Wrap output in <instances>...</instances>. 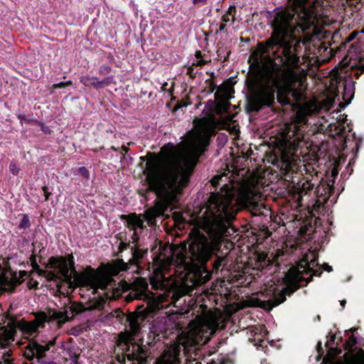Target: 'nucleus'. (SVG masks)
Wrapping results in <instances>:
<instances>
[{
	"label": "nucleus",
	"mask_w": 364,
	"mask_h": 364,
	"mask_svg": "<svg viewBox=\"0 0 364 364\" xmlns=\"http://www.w3.org/2000/svg\"><path fill=\"white\" fill-rule=\"evenodd\" d=\"M309 0H292L291 9L277 12L272 21L269 38L257 44L248 63L251 72L246 79L250 93H303L297 70L300 57L296 53L300 42L294 45V32L306 30L313 13L306 6Z\"/></svg>",
	"instance_id": "1"
},
{
	"label": "nucleus",
	"mask_w": 364,
	"mask_h": 364,
	"mask_svg": "<svg viewBox=\"0 0 364 364\" xmlns=\"http://www.w3.org/2000/svg\"><path fill=\"white\" fill-rule=\"evenodd\" d=\"M213 134L211 127L200 126L188 144L181 143L160 159L155 156L146 163L149 190L154 192L164 203H172L189 182L198 158L210 144Z\"/></svg>",
	"instance_id": "2"
},
{
	"label": "nucleus",
	"mask_w": 364,
	"mask_h": 364,
	"mask_svg": "<svg viewBox=\"0 0 364 364\" xmlns=\"http://www.w3.org/2000/svg\"><path fill=\"white\" fill-rule=\"evenodd\" d=\"M235 194L228 184L220 192L211 193L201 217L202 228L208 234L195 232L188 250L176 255V262L186 270L198 264H205L218 249V242L229 234L230 223L235 218L237 208L234 203Z\"/></svg>",
	"instance_id": "3"
},
{
	"label": "nucleus",
	"mask_w": 364,
	"mask_h": 364,
	"mask_svg": "<svg viewBox=\"0 0 364 364\" xmlns=\"http://www.w3.org/2000/svg\"><path fill=\"white\" fill-rule=\"evenodd\" d=\"M218 323L208 318H202L191 328L183 342V354L186 364H202L199 360L201 353L200 347L206 344L215 333ZM162 364H181L180 352L173 350L167 358L164 355Z\"/></svg>",
	"instance_id": "4"
},
{
	"label": "nucleus",
	"mask_w": 364,
	"mask_h": 364,
	"mask_svg": "<svg viewBox=\"0 0 364 364\" xmlns=\"http://www.w3.org/2000/svg\"><path fill=\"white\" fill-rule=\"evenodd\" d=\"M73 259L71 257V260L68 261L63 257H51L47 267L56 270L60 276L62 275L70 287H87L92 289V293L95 294L97 289H107L111 285L112 280L109 278L100 277L93 273L77 272Z\"/></svg>",
	"instance_id": "5"
},
{
	"label": "nucleus",
	"mask_w": 364,
	"mask_h": 364,
	"mask_svg": "<svg viewBox=\"0 0 364 364\" xmlns=\"http://www.w3.org/2000/svg\"><path fill=\"white\" fill-rule=\"evenodd\" d=\"M122 294L130 291L124 298L127 301L130 302L134 299H140L146 302V307L139 306L137 311L128 315L124 314L121 309H117L110 314L112 317H115L122 322L125 321L128 323L130 333L132 336H136L141 330V325L144 321L149 311L151 310V297L147 292V284H142L140 287H136L124 282L120 284Z\"/></svg>",
	"instance_id": "6"
},
{
	"label": "nucleus",
	"mask_w": 364,
	"mask_h": 364,
	"mask_svg": "<svg viewBox=\"0 0 364 364\" xmlns=\"http://www.w3.org/2000/svg\"><path fill=\"white\" fill-rule=\"evenodd\" d=\"M85 311L82 305L74 303L65 306L60 311L48 309L47 312L41 311L37 314L33 321L24 323L22 330L25 334L33 336L38 333L40 328H44L46 323L52 321H55L60 328L63 323L70 321L75 315Z\"/></svg>",
	"instance_id": "7"
},
{
	"label": "nucleus",
	"mask_w": 364,
	"mask_h": 364,
	"mask_svg": "<svg viewBox=\"0 0 364 364\" xmlns=\"http://www.w3.org/2000/svg\"><path fill=\"white\" fill-rule=\"evenodd\" d=\"M122 349L124 352L122 360L119 358V362L122 363L127 358L128 360L137 364H149V353L145 346L138 343H129L124 342L122 344Z\"/></svg>",
	"instance_id": "8"
},
{
	"label": "nucleus",
	"mask_w": 364,
	"mask_h": 364,
	"mask_svg": "<svg viewBox=\"0 0 364 364\" xmlns=\"http://www.w3.org/2000/svg\"><path fill=\"white\" fill-rule=\"evenodd\" d=\"M27 275L26 271L13 272L4 270L0 273V289L6 291H13L21 284L24 277Z\"/></svg>",
	"instance_id": "9"
},
{
	"label": "nucleus",
	"mask_w": 364,
	"mask_h": 364,
	"mask_svg": "<svg viewBox=\"0 0 364 364\" xmlns=\"http://www.w3.org/2000/svg\"><path fill=\"white\" fill-rule=\"evenodd\" d=\"M296 288L288 286L285 287L281 292L277 294L276 292L270 290L267 296L264 298L267 299H258L259 306L262 308L271 310L286 300V295H291L296 291Z\"/></svg>",
	"instance_id": "10"
},
{
	"label": "nucleus",
	"mask_w": 364,
	"mask_h": 364,
	"mask_svg": "<svg viewBox=\"0 0 364 364\" xmlns=\"http://www.w3.org/2000/svg\"><path fill=\"white\" fill-rule=\"evenodd\" d=\"M55 339H53L49 341L45 346L33 340L29 341L27 346L25 347L23 355L28 360H32L33 358H36L40 361L45 358L46 352L50 350V347L55 345Z\"/></svg>",
	"instance_id": "11"
},
{
	"label": "nucleus",
	"mask_w": 364,
	"mask_h": 364,
	"mask_svg": "<svg viewBox=\"0 0 364 364\" xmlns=\"http://www.w3.org/2000/svg\"><path fill=\"white\" fill-rule=\"evenodd\" d=\"M162 285L165 289V293L160 296L161 302L170 300L169 304L177 306L176 303L186 294V287L176 282H172L167 287L164 284Z\"/></svg>",
	"instance_id": "12"
},
{
	"label": "nucleus",
	"mask_w": 364,
	"mask_h": 364,
	"mask_svg": "<svg viewBox=\"0 0 364 364\" xmlns=\"http://www.w3.org/2000/svg\"><path fill=\"white\" fill-rule=\"evenodd\" d=\"M121 218L125 220L127 223V227L134 231L132 239L133 240V242H136L138 240L136 228L144 230L146 228L144 219L141 218V215H137L135 213L129 215H122Z\"/></svg>",
	"instance_id": "13"
},
{
	"label": "nucleus",
	"mask_w": 364,
	"mask_h": 364,
	"mask_svg": "<svg viewBox=\"0 0 364 364\" xmlns=\"http://www.w3.org/2000/svg\"><path fill=\"white\" fill-rule=\"evenodd\" d=\"M216 101L217 113L220 114L228 112L231 106L229 100L230 97L227 91L218 90L214 95Z\"/></svg>",
	"instance_id": "14"
},
{
	"label": "nucleus",
	"mask_w": 364,
	"mask_h": 364,
	"mask_svg": "<svg viewBox=\"0 0 364 364\" xmlns=\"http://www.w3.org/2000/svg\"><path fill=\"white\" fill-rule=\"evenodd\" d=\"M332 187L328 183H321L318 185L315 191L317 200L316 203L318 205L321 203H326L330 196Z\"/></svg>",
	"instance_id": "15"
},
{
	"label": "nucleus",
	"mask_w": 364,
	"mask_h": 364,
	"mask_svg": "<svg viewBox=\"0 0 364 364\" xmlns=\"http://www.w3.org/2000/svg\"><path fill=\"white\" fill-rule=\"evenodd\" d=\"M132 258L129 263L132 265H138L141 259L147 255V250H139L134 246L131 247Z\"/></svg>",
	"instance_id": "16"
},
{
	"label": "nucleus",
	"mask_w": 364,
	"mask_h": 364,
	"mask_svg": "<svg viewBox=\"0 0 364 364\" xmlns=\"http://www.w3.org/2000/svg\"><path fill=\"white\" fill-rule=\"evenodd\" d=\"M247 203L249 205V208H250L251 213H252V215H264L263 210L264 209H266L264 204L259 203V202L252 201L250 200H247Z\"/></svg>",
	"instance_id": "17"
},
{
	"label": "nucleus",
	"mask_w": 364,
	"mask_h": 364,
	"mask_svg": "<svg viewBox=\"0 0 364 364\" xmlns=\"http://www.w3.org/2000/svg\"><path fill=\"white\" fill-rule=\"evenodd\" d=\"M313 113V110L311 108L308 107L307 106H303L299 108L296 113V117L298 120L301 123L306 124L307 122L306 117L311 115Z\"/></svg>",
	"instance_id": "18"
},
{
	"label": "nucleus",
	"mask_w": 364,
	"mask_h": 364,
	"mask_svg": "<svg viewBox=\"0 0 364 364\" xmlns=\"http://www.w3.org/2000/svg\"><path fill=\"white\" fill-rule=\"evenodd\" d=\"M80 81L85 86H92L96 89H100V84L99 83V80L96 77H90L89 75L82 76L80 79Z\"/></svg>",
	"instance_id": "19"
},
{
	"label": "nucleus",
	"mask_w": 364,
	"mask_h": 364,
	"mask_svg": "<svg viewBox=\"0 0 364 364\" xmlns=\"http://www.w3.org/2000/svg\"><path fill=\"white\" fill-rule=\"evenodd\" d=\"M298 186L299 195L300 197H302L304 195L309 194V193L313 190L314 184L309 180H306L303 182L301 185L298 183Z\"/></svg>",
	"instance_id": "20"
},
{
	"label": "nucleus",
	"mask_w": 364,
	"mask_h": 364,
	"mask_svg": "<svg viewBox=\"0 0 364 364\" xmlns=\"http://www.w3.org/2000/svg\"><path fill=\"white\" fill-rule=\"evenodd\" d=\"M40 275L46 277L48 280L65 282L62 275L53 271L41 270Z\"/></svg>",
	"instance_id": "21"
},
{
	"label": "nucleus",
	"mask_w": 364,
	"mask_h": 364,
	"mask_svg": "<svg viewBox=\"0 0 364 364\" xmlns=\"http://www.w3.org/2000/svg\"><path fill=\"white\" fill-rule=\"evenodd\" d=\"M305 260L306 261V269L312 272L314 275L316 274V270H314V268L318 265L317 262V259L314 257V258L309 260V256H305Z\"/></svg>",
	"instance_id": "22"
},
{
	"label": "nucleus",
	"mask_w": 364,
	"mask_h": 364,
	"mask_svg": "<svg viewBox=\"0 0 364 364\" xmlns=\"http://www.w3.org/2000/svg\"><path fill=\"white\" fill-rule=\"evenodd\" d=\"M129 262L126 263L123 259H118L115 264V268L117 272L126 271L129 269Z\"/></svg>",
	"instance_id": "23"
},
{
	"label": "nucleus",
	"mask_w": 364,
	"mask_h": 364,
	"mask_svg": "<svg viewBox=\"0 0 364 364\" xmlns=\"http://www.w3.org/2000/svg\"><path fill=\"white\" fill-rule=\"evenodd\" d=\"M30 226H31V222H30L28 216L26 214L23 215L21 221L18 225V228L19 229H27V228H30Z\"/></svg>",
	"instance_id": "24"
},
{
	"label": "nucleus",
	"mask_w": 364,
	"mask_h": 364,
	"mask_svg": "<svg viewBox=\"0 0 364 364\" xmlns=\"http://www.w3.org/2000/svg\"><path fill=\"white\" fill-rule=\"evenodd\" d=\"M17 118L20 120V123H21V125L23 124V121H24L26 123H31V122H36H36H37V120L33 119L32 117V116L30 115V114H28L27 116L22 115V114H18L17 115Z\"/></svg>",
	"instance_id": "25"
},
{
	"label": "nucleus",
	"mask_w": 364,
	"mask_h": 364,
	"mask_svg": "<svg viewBox=\"0 0 364 364\" xmlns=\"http://www.w3.org/2000/svg\"><path fill=\"white\" fill-rule=\"evenodd\" d=\"M114 77L113 75H110L105 77L102 80H99V83L100 84V89L103 88L105 86H108L114 82Z\"/></svg>",
	"instance_id": "26"
},
{
	"label": "nucleus",
	"mask_w": 364,
	"mask_h": 364,
	"mask_svg": "<svg viewBox=\"0 0 364 364\" xmlns=\"http://www.w3.org/2000/svg\"><path fill=\"white\" fill-rule=\"evenodd\" d=\"M105 304V301L104 299H100L97 301H95L92 305L90 306L91 309H102L104 308Z\"/></svg>",
	"instance_id": "27"
},
{
	"label": "nucleus",
	"mask_w": 364,
	"mask_h": 364,
	"mask_svg": "<svg viewBox=\"0 0 364 364\" xmlns=\"http://www.w3.org/2000/svg\"><path fill=\"white\" fill-rule=\"evenodd\" d=\"M112 68L108 65H102L100 67L99 73L102 75H106L111 73Z\"/></svg>",
	"instance_id": "28"
},
{
	"label": "nucleus",
	"mask_w": 364,
	"mask_h": 364,
	"mask_svg": "<svg viewBox=\"0 0 364 364\" xmlns=\"http://www.w3.org/2000/svg\"><path fill=\"white\" fill-rule=\"evenodd\" d=\"M77 172L85 178H88L90 177V171L85 166L80 167Z\"/></svg>",
	"instance_id": "29"
},
{
	"label": "nucleus",
	"mask_w": 364,
	"mask_h": 364,
	"mask_svg": "<svg viewBox=\"0 0 364 364\" xmlns=\"http://www.w3.org/2000/svg\"><path fill=\"white\" fill-rule=\"evenodd\" d=\"M72 85V82L68 80L67 82H60L59 83L54 84L53 87L54 89L64 88Z\"/></svg>",
	"instance_id": "30"
},
{
	"label": "nucleus",
	"mask_w": 364,
	"mask_h": 364,
	"mask_svg": "<svg viewBox=\"0 0 364 364\" xmlns=\"http://www.w3.org/2000/svg\"><path fill=\"white\" fill-rule=\"evenodd\" d=\"M235 14H236L235 6H230L228 8V10L226 14H228L229 16H232V23H234L235 21Z\"/></svg>",
	"instance_id": "31"
},
{
	"label": "nucleus",
	"mask_w": 364,
	"mask_h": 364,
	"mask_svg": "<svg viewBox=\"0 0 364 364\" xmlns=\"http://www.w3.org/2000/svg\"><path fill=\"white\" fill-rule=\"evenodd\" d=\"M36 124L41 126V131L46 134H49L51 133V130L48 126H46L42 122L37 121Z\"/></svg>",
	"instance_id": "32"
},
{
	"label": "nucleus",
	"mask_w": 364,
	"mask_h": 364,
	"mask_svg": "<svg viewBox=\"0 0 364 364\" xmlns=\"http://www.w3.org/2000/svg\"><path fill=\"white\" fill-rule=\"evenodd\" d=\"M32 267L40 274L41 270L40 266L37 264L35 257H33V260L31 263Z\"/></svg>",
	"instance_id": "33"
},
{
	"label": "nucleus",
	"mask_w": 364,
	"mask_h": 364,
	"mask_svg": "<svg viewBox=\"0 0 364 364\" xmlns=\"http://www.w3.org/2000/svg\"><path fill=\"white\" fill-rule=\"evenodd\" d=\"M129 247V243H127L124 242H121L119 245V251L123 252L127 250Z\"/></svg>",
	"instance_id": "34"
},
{
	"label": "nucleus",
	"mask_w": 364,
	"mask_h": 364,
	"mask_svg": "<svg viewBox=\"0 0 364 364\" xmlns=\"http://www.w3.org/2000/svg\"><path fill=\"white\" fill-rule=\"evenodd\" d=\"M9 168H10V170L12 172L13 174H17L18 173V171L16 169L15 164L11 163L10 165H9Z\"/></svg>",
	"instance_id": "35"
},
{
	"label": "nucleus",
	"mask_w": 364,
	"mask_h": 364,
	"mask_svg": "<svg viewBox=\"0 0 364 364\" xmlns=\"http://www.w3.org/2000/svg\"><path fill=\"white\" fill-rule=\"evenodd\" d=\"M221 261H222L221 259L218 258V259L215 262V263H214V269L215 270H218L220 268V267L221 266Z\"/></svg>",
	"instance_id": "36"
},
{
	"label": "nucleus",
	"mask_w": 364,
	"mask_h": 364,
	"mask_svg": "<svg viewBox=\"0 0 364 364\" xmlns=\"http://www.w3.org/2000/svg\"><path fill=\"white\" fill-rule=\"evenodd\" d=\"M323 269L328 272L332 271V267L329 266L328 264H323Z\"/></svg>",
	"instance_id": "37"
},
{
	"label": "nucleus",
	"mask_w": 364,
	"mask_h": 364,
	"mask_svg": "<svg viewBox=\"0 0 364 364\" xmlns=\"http://www.w3.org/2000/svg\"><path fill=\"white\" fill-rule=\"evenodd\" d=\"M206 2H207V0H193V3L194 4H201L202 5H204L206 4Z\"/></svg>",
	"instance_id": "38"
},
{
	"label": "nucleus",
	"mask_w": 364,
	"mask_h": 364,
	"mask_svg": "<svg viewBox=\"0 0 364 364\" xmlns=\"http://www.w3.org/2000/svg\"><path fill=\"white\" fill-rule=\"evenodd\" d=\"M222 21L225 23H227L228 21H230V17H229V15L228 14H224L223 16H222Z\"/></svg>",
	"instance_id": "39"
},
{
	"label": "nucleus",
	"mask_w": 364,
	"mask_h": 364,
	"mask_svg": "<svg viewBox=\"0 0 364 364\" xmlns=\"http://www.w3.org/2000/svg\"><path fill=\"white\" fill-rule=\"evenodd\" d=\"M226 27V25L225 24H220V26H219V31H223Z\"/></svg>",
	"instance_id": "40"
},
{
	"label": "nucleus",
	"mask_w": 364,
	"mask_h": 364,
	"mask_svg": "<svg viewBox=\"0 0 364 364\" xmlns=\"http://www.w3.org/2000/svg\"><path fill=\"white\" fill-rule=\"evenodd\" d=\"M291 174L292 173H290V172L289 171H287L286 173V178H293V176H291Z\"/></svg>",
	"instance_id": "41"
},
{
	"label": "nucleus",
	"mask_w": 364,
	"mask_h": 364,
	"mask_svg": "<svg viewBox=\"0 0 364 364\" xmlns=\"http://www.w3.org/2000/svg\"><path fill=\"white\" fill-rule=\"evenodd\" d=\"M46 190H47V188H46V187H45V188H44V191H45V195H46V200H48V196H49L50 193H48V192L46 191Z\"/></svg>",
	"instance_id": "42"
},
{
	"label": "nucleus",
	"mask_w": 364,
	"mask_h": 364,
	"mask_svg": "<svg viewBox=\"0 0 364 364\" xmlns=\"http://www.w3.org/2000/svg\"><path fill=\"white\" fill-rule=\"evenodd\" d=\"M122 149L125 153H127L129 151V149L125 146H122Z\"/></svg>",
	"instance_id": "43"
},
{
	"label": "nucleus",
	"mask_w": 364,
	"mask_h": 364,
	"mask_svg": "<svg viewBox=\"0 0 364 364\" xmlns=\"http://www.w3.org/2000/svg\"><path fill=\"white\" fill-rule=\"evenodd\" d=\"M346 304V300L341 301V305L343 306V308L345 307Z\"/></svg>",
	"instance_id": "44"
},
{
	"label": "nucleus",
	"mask_w": 364,
	"mask_h": 364,
	"mask_svg": "<svg viewBox=\"0 0 364 364\" xmlns=\"http://www.w3.org/2000/svg\"><path fill=\"white\" fill-rule=\"evenodd\" d=\"M334 340H335V336H331V341L332 342H334Z\"/></svg>",
	"instance_id": "45"
},
{
	"label": "nucleus",
	"mask_w": 364,
	"mask_h": 364,
	"mask_svg": "<svg viewBox=\"0 0 364 364\" xmlns=\"http://www.w3.org/2000/svg\"><path fill=\"white\" fill-rule=\"evenodd\" d=\"M351 339L353 340V343L356 342L355 338H354L353 337H351Z\"/></svg>",
	"instance_id": "46"
},
{
	"label": "nucleus",
	"mask_w": 364,
	"mask_h": 364,
	"mask_svg": "<svg viewBox=\"0 0 364 364\" xmlns=\"http://www.w3.org/2000/svg\"><path fill=\"white\" fill-rule=\"evenodd\" d=\"M321 343L319 342L318 344V347H320L321 348Z\"/></svg>",
	"instance_id": "47"
},
{
	"label": "nucleus",
	"mask_w": 364,
	"mask_h": 364,
	"mask_svg": "<svg viewBox=\"0 0 364 364\" xmlns=\"http://www.w3.org/2000/svg\"><path fill=\"white\" fill-rule=\"evenodd\" d=\"M77 356H75V361L77 362Z\"/></svg>",
	"instance_id": "48"
},
{
	"label": "nucleus",
	"mask_w": 364,
	"mask_h": 364,
	"mask_svg": "<svg viewBox=\"0 0 364 364\" xmlns=\"http://www.w3.org/2000/svg\"><path fill=\"white\" fill-rule=\"evenodd\" d=\"M159 308H160V306H159V304H157V305H156V309H159Z\"/></svg>",
	"instance_id": "49"
},
{
	"label": "nucleus",
	"mask_w": 364,
	"mask_h": 364,
	"mask_svg": "<svg viewBox=\"0 0 364 364\" xmlns=\"http://www.w3.org/2000/svg\"><path fill=\"white\" fill-rule=\"evenodd\" d=\"M317 319H320V316H317Z\"/></svg>",
	"instance_id": "50"
},
{
	"label": "nucleus",
	"mask_w": 364,
	"mask_h": 364,
	"mask_svg": "<svg viewBox=\"0 0 364 364\" xmlns=\"http://www.w3.org/2000/svg\"><path fill=\"white\" fill-rule=\"evenodd\" d=\"M344 90H345V91H346V90H347L346 86H345Z\"/></svg>",
	"instance_id": "51"
},
{
	"label": "nucleus",
	"mask_w": 364,
	"mask_h": 364,
	"mask_svg": "<svg viewBox=\"0 0 364 364\" xmlns=\"http://www.w3.org/2000/svg\"><path fill=\"white\" fill-rule=\"evenodd\" d=\"M3 363L0 360V364H2Z\"/></svg>",
	"instance_id": "52"
},
{
	"label": "nucleus",
	"mask_w": 364,
	"mask_h": 364,
	"mask_svg": "<svg viewBox=\"0 0 364 364\" xmlns=\"http://www.w3.org/2000/svg\"><path fill=\"white\" fill-rule=\"evenodd\" d=\"M363 60H364V54H363Z\"/></svg>",
	"instance_id": "53"
}]
</instances>
